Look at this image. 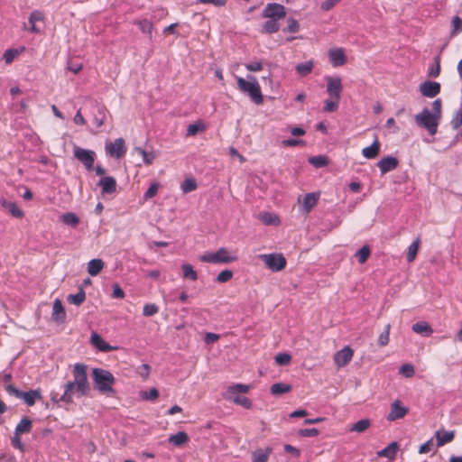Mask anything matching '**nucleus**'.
Instances as JSON below:
<instances>
[{"mask_svg":"<svg viewBox=\"0 0 462 462\" xmlns=\"http://www.w3.org/2000/svg\"><path fill=\"white\" fill-rule=\"evenodd\" d=\"M87 370L88 366L85 364L77 363L73 365L72 374L74 380L65 383L64 393L60 397L61 402L71 403L75 393H77L79 397L88 394L90 386L88 380Z\"/></svg>","mask_w":462,"mask_h":462,"instance_id":"nucleus-1","label":"nucleus"},{"mask_svg":"<svg viewBox=\"0 0 462 462\" xmlns=\"http://www.w3.org/2000/svg\"><path fill=\"white\" fill-rule=\"evenodd\" d=\"M441 100H434L432 103V112H430L428 108H424L420 114L415 116L416 124L419 126L425 128L430 134H436L438 131V125L441 118Z\"/></svg>","mask_w":462,"mask_h":462,"instance_id":"nucleus-2","label":"nucleus"},{"mask_svg":"<svg viewBox=\"0 0 462 462\" xmlns=\"http://www.w3.org/2000/svg\"><path fill=\"white\" fill-rule=\"evenodd\" d=\"M92 379L97 390L104 394L114 393L113 385L116 378L113 374L103 368H94L92 370Z\"/></svg>","mask_w":462,"mask_h":462,"instance_id":"nucleus-3","label":"nucleus"},{"mask_svg":"<svg viewBox=\"0 0 462 462\" xmlns=\"http://www.w3.org/2000/svg\"><path fill=\"white\" fill-rule=\"evenodd\" d=\"M249 390L250 386L247 384L235 383L226 389L223 393V398L245 409H250L252 407V402L247 397L241 395L247 393Z\"/></svg>","mask_w":462,"mask_h":462,"instance_id":"nucleus-4","label":"nucleus"},{"mask_svg":"<svg viewBox=\"0 0 462 462\" xmlns=\"http://www.w3.org/2000/svg\"><path fill=\"white\" fill-rule=\"evenodd\" d=\"M250 79L251 80L247 81L241 77H236L238 89L248 94L255 104L260 105L263 103V98L259 83L254 77H250Z\"/></svg>","mask_w":462,"mask_h":462,"instance_id":"nucleus-5","label":"nucleus"},{"mask_svg":"<svg viewBox=\"0 0 462 462\" xmlns=\"http://www.w3.org/2000/svg\"><path fill=\"white\" fill-rule=\"evenodd\" d=\"M203 263H230L236 260V256L231 255L229 251L221 247L215 253H208L199 257Z\"/></svg>","mask_w":462,"mask_h":462,"instance_id":"nucleus-6","label":"nucleus"},{"mask_svg":"<svg viewBox=\"0 0 462 462\" xmlns=\"http://www.w3.org/2000/svg\"><path fill=\"white\" fill-rule=\"evenodd\" d=\"M5 391L16 398L23 399L28 406H32L37 399H41L40 390H31L29 392H22L15 388L13 384L8 383L5 387Z\"/></svg>","mask_w":462,"mask_h":462,"instance_id":"nucleus-7","label":"nucleus"},{"mask_svg":"<svg viewBox=\"0 0 462 462\" xmlns=\"http://www.w3.org/2000/svg\"><path fill=\"white\" fill-rule=\"evenodd\" d=\"M265 265L273 272H280L286 267V259L282 254H266L260 255Z\"/></svg>","mask_w":462,"mask_h":462,"instance_id":"nucleus-8","label":"nucleus"},{"mask_svg":"<svg viewBox=\"0 0 462 462\" xmlns=\"http://www.w3.org/2000/svg\"><path fill=\"white\" fill-rule=\"evenodd\" d=\"M73 153L75 158L83 163L88 171L93 170L96 159V153L94 151L86 150L80 148L79 146H75L73 149Z\"/></svg>","mask_w":462,"mask_h":462,"instance_id":"nucleus-9","label":"nucleus"},{"mask_svg":"<svg viewBox=\"0 0 462 462\" xmlns=\"http://www.w3.org/2000/svg\"><path fill=\"white\" fill-rule=\"evenodd\" d=\"M262 16L263 18L281 20L286 16L285 7L277 3H269L263 10Z\"/></svg>","mask_w":462,"mask_h":462,"instance_id":"nucleus-10","label":"nucleus"},{"mask_svg":"<svg viewBox=\"0 0 462 462\" xmlns=\"http://www.w3.org/2000/svg\"><path fill=\"white\" fill-rule=\"evenodd\" d=\"M106 152L113 158L120 159L126 153L125 142L123 138H117L115 142L107 141L105 146Z\"/></svg>","mask_w":462,"mask_h":462,"instance_id":"nucleus-11","label":"nucleus"},{"mask_svg":"<svg viewBox=\"0 0 462 462\" xmlns=\"http://www.w3.org/2000/svg\"><path fill=\"white\" fill-rule=\"evenodd\" d=\"M327 93L329 97L340 100L343 89L342 80L339 77H326Z\"/></svg>","mask_w":462,"mask_h":462,"instance_id":"nucleus-12","label":"nucleus"},{"mask_svg":"<svg viewBox=\"0 0 462 462\" xmlns=\"http://www.w3.org/2000/svg\"><path fill=\"white\" fill-rule=\"evenodd\" d=\"M319 199V192L308 193L303 197L298 198V203L300 205L302 211L309 214L313 208L316 207Z\"/></svg>","mask_w":462,"mask_h":462,"instance_id":"nucleus-13","label":"nucleus"},{"mask_svg":"<svg viewBox=\"0 0 462 462\" xmlns=\"http://www.w3.org/2000/svg\"><path fill=\"white\" fill-rule=\"evenodd\" d=\"M353 356V349L349 346H345L334 355V363L338 368L344 367L352 360Z\"/></svg>","mask_w":462,"mask_h":462,"instance_id":"nucleus-14","label":"nucleus"},{"mask_svg":"<svg viewBox=\"0 0 462 462\" xmlns=\"http://www.w3.org/2000/svg\"><path fill=\"white\" fill-rule=\"evenodd\" d=\"M408 413V408L402 405L401 401L396 400L391 405V411L387 415L389 421H394L399 419H402Z\"/></svg>","mask_w":462,"mask_h":462,"instance_id":"nucleus-15","label":"nucleus"},{"mask_svg":"<svg viewBox=\"0 0 462 462\" xmlns=\"http://www.w3.org/2000/svg\"><path fill=\"white\" fill-rule=\"evenodd\" d=\"M420 91L424 97H435L440 92V84L436 81H425L420 85Z\"/></svg>","mask_w":462,"mask_h":462,"instance_id":"nucleus-16","label":"nucleus"},{"mask_svg":"<svg viewBox=\"0 0 462 462\" xmlns=\"http://www.w3.org/2000/svg\"><path fill=\"white\" fill-rule=\"evenodd\" d=\"M329 60L333 67H340L346 64V57L343 48L330 49L328 51Z\"/></svg>","mask_w":462,"mask_h":462,"instance_id":"nucleus-17","label":"nucleus"},{"mask_svg":"<svg viewBox=\"0 0 462 462\" xmlns=\"http://www.w3.org/2000/svg\"><path fill=\"white\" fill-rule=\"evenodd\" d=\"M399 162L395 157L386 156L382 158L377 166L380 169L382 174H385L389 171L395 170L398 167Z\"/></svg>","mask_w":462,"mask_h":462,"instance_id":"nucleus-18","label":"nucleus"},{"mask_svg":"<svg viewBox=\"0 0 462 462\" xmlns=\"http://www.w3.org/2000/svg\"><path fill=\"white\" fill-rule=\"evenodd\" d=\"M51 319L58 323H63L66 319V312L60 299L53 302Z\"/></svg>","mask_w":462,"mask_h":462,"instance_id":"nucleus-19","label":"nucleus"},{"mask_svg":"<svg viewBox=\"0 0 462 462\" xmlns=\"http://www.w3.org/2000/svg\"><path fill=\"white\" fill-rule=\"evenodd\" d=\"M98 186L101 187L103 194H111L116 192L117 184L114 177L107 176L99 180Z\"/></svg>","mask_w":462,"mask_h":462,"instance_id":"nucleus-20","label":"nucleus"},{"mask_svg":"<svg viewBox=\"0 0 462 462\" xmlns=\"http://www.w3.org/2000/svg\"><path fill=\"white\" fill-rule=\"evenodd\" d=\"M1 206L5 208L14 217L22 218L24 216L23 211L17 206L15 202L8 201L5 199L0 201Z\"/></svg>","mask_w":462,"mask_h":462,"instance_id":"nucleus-21","label":"nucleus"},{"mask_svg":"<svg viewBox=\"0 0 462 462\" xmlns=\"http://www.w3.org/2000/svg\"><path fill=\"white\" fill-rule=\"evenodd\" d=\"M273 448L267 447L265 448H257L252 452V462H268Z\"/></svg>","mask_w":462,"mask_h":462,"instance_id":"nucleus-22","label":"nucleus"},{"mask_svg":"<svg viewBox=\"0 0 462 462\" xmlns=\"http://www.w3.org/2000/svg\"><path fill=\"white\" fill-rule=\"evenodd\" d=\"M381 143L377 138L373 142L370 146L365 147L362 150V154L366 159H374L380 152Z\"/></svg>","mask_w":462,"mask_h":462,"instance_id":"nucleus-23","label":"nucleus"},{"mask_svg":"<svg viewBox=\"0 0 462 462\" xmlns=\"http://www.w3.org/2000/svg\"><path fill=\"white\" fill-rule=\"evenodd\" d=\"M90 340L92 345L99 351L109 352L115 349V347L106 343L97 333H92Z\"/></svg>","mask_w":462,"mask_h":462,"instance_id":"nucleus-24","label":"nucleus"},{"mask_svg":"<svg viewBox=\"0 0 462 462\" xmlns=\"http://www.w3.org/2000/svg\"><path fill=\"white\" fill-rule=\"evenodd\" d=\"M189 440L188 434L184 431H180L174 435H171L168 439L170 444L175 447H181L187 444Z\"/></svg>","mask_w":462,"mask_h":462,"instance_id":"nucleus-25","label":"nucleus"},{"mask_svg":"<svg viewBox=\"0 0 462 462\" xmlns=\"http://www.w3.org/2000/svg\"><path fill=\"white\" fill-rule=\"evenodd\" d=\"M455 438V431L438 430L436 432L437 446L442 447L447 443L451 442Z\"/></svg>","mask_w":462,"mask_h":462,"instance_id":"nucleus-26","label":"nucleus"},{"mask_svg":"<svg viewBox=\"0 0 462 462\" xmlns=\"http://www.w3.org/2000/svg\"><path fill=\"white\" fill-rule=\"evenodd\" d=\"M399 449V445L397 442H392L386 448L377 452V456L380 457H387L389 459H393L397 454Z\"/></svg>","mask_w":462,"mask_h":462,"instance_id":"nucleus-27","label":"nucleus"},{"mask_svg":"<svg viewBox=\"0 0 462 462\" xmlns=\"http://www.w3.org/2000/svg\"><path fill=\"white\" fill-rule=\"evenodd\" d=\"M32 429V421L28 417H23L15 428L16 435H22L31 432Z\"/></svg>","mask_w":462,"mask_h":462,"instance_id":"nucleus-28","label":"nucleus"},{"mask_svg":"<svg viewBox=\"0 0 462 462\" xmlns=\"http://www.w3.org/2000/svg\"><path fill=\"white\" fill-rule=\"evenodd\" d=\"M104 268V262L101 259H92L88 263V273L91 276L97 275Z\"/></svg>","mask_w":462,"mask_h":462,"instance_id":"nucleus-29","label":"nucleus"},{"mask_svg":"<svg viewBox=\"0 0 462 462\" xmlns=\"http://www.w3.org/2000/svg\"><path fill=\"white\" fill-rule=\"evenodd\" d=\"M134 23L139 26L143 33L147 34L149 38L152 39L153 23L151 21L147 19L135 20Z\"/></svg>","mask_w":462,"mask_h":462,"instance_id":"nucleus-30","label":"nucleus"},{"mask_svg":"<svg viewBox=\"0 0 462 462\" xmlns=\"http://www.w3.org/2000/svg\"><path fill=\"white\" fill-rule=\"evenodd\" d=\"M420 236H418L409 245V247L407 249V254H406L408 263H412L415 260L416 255H417L418 251H419V248H420Z\"/></svg>","mask_w":462,"mask_h":462,"instance_id":"nucleus-31","label":"nucleus"},{"mask_svg":"<svg viewBox=\"0 0 462 462\" xmlns=\"http://www.w3.org/2000/svg\"><path fill=\"white\" fill-rule=\"evenodd\" d=\"M259 219L267 226H278L281 222L275 214L270 212L260 213Z\"/></svg>","mask_w":462,"mask_h":462,"instance_id":"nucleus-32","label":"nucleus"},{"mask_svg":"<svg viewBox=\"0 0 462 462\" xmlns=\"http://www.w3.org/2000/svg\"><path fill=\"white\" fill-rule=\"evenodd\" d=\"M412 330L420 335L430 336L433 333L431 327L425 321L413 324Z\"/></svg>","mask_w":462,"mask_h":462,"instance_id":"nucleus-33","label":"nucleus"},{"mask_svg":"<svg viewBox=\"0 0 462 462\" xmlns=\"http://www.w3.org/2000/svg\"><path fill=\"white\" fill-rule=\"evenodd\" d=\"M371 426V420L363 419L358 420L357 422L352 424L349 428V431H355L358 433H363L367 430Z\"/></svg>","mask_w":462,"mask_h":462,"instance_id":"nucleus-34","label":"nucleus"},{"mask_svg":"<svg viewBox=\"0 0 462 462\" xmlns=\"http://www.w3.org/2000/svg\"><path fill=\"white\" fill-rule=\"evenodd\" d=\"M44 19V15L40 11H33L29 17V23L31 24V32H38L40 29L36 26V22H42Z\"/></svg>","mask_w":462,"mask_h":462,"instance_id":"nucleus-35","label":"nucleus"},{"mask_svg":"<svg viewBox=\"0 0 462 462\" xmlns=\"http://www.w3.org/2000/svg\"><path fill=\"white\" fill-rule=\"evenodd\" d=\"M314 67L313 60L300 63L295 67L297 73L301 77H306L311 73Z\"/></svg>","mask_w":462,"mask_h":462,"instance_id":"nucleus-36","label":"nucleus"},{"mask_svg":"<svg viewBox=\"0 0 462 462\" xmlns=\"http://www.w3.org/2000/svg\"><path fill=\"white\" fill-rule=\"evenodd\" d=\"M67 300L71 304L79 306L86 300V292L83 288H80L78 293L68 295Z\"/></svg>","mask_w":462,"mask_h":462,"instance_id":"nucleus-37","label":"nucleus"},{"mask_svg":"<svg viewBox=\"0 0 462 462\" xmlns=\"http://www.w3.org/2000/svg\"><path fill=\"white\" fill-rule=\"evenodd\" d=\"M181 270H182V277L184 279H188V280H190L193 282L198 280V273L193 269V266L191 264L183 263L181 265Z\"/></svg>","mask_w":462,"mask_h":462,"instance_id":"nucleus-38","label":"nucleus"},{"mask_svg":"<svg viewBox=\"0 0 462 462\" xmlns=\"http://www.w3.org/2000/svg\"><path fill=\"white\" fill-rule=\"evenodd\" d=\"M279 30L280 25L278 23V21L274 19H269L263 23L262 32L271 34L277 32Z\"/></svg>","mask_w":462,"mask_h":462,"instance_id":"nucleus-39","label":"nucleus"},{"mask_svg":"<svg viewBox=\"0 0 462 462\" xmlns=\"http://www.w3.org/2000/svg\"><path fill=\"white\" fill-rule=\"evenodd\" d=\"M291 391V386L284 383H276L271 386V393L273 395H280L287 393Z\"/></svg>","mask_w":462,"mask_h":462,"instance_id":"nucleus-40","label":"nucleus"},{"mask_svg":"<svg viewBox=\"0 0 462 462\" xmlns=\"http://www.w3.org/2000/svg\"><path fill=\"white\" fill-rule=\"evenodd\" d=\"M134 151H135V152H137L139 155H141L143 157V161L145 165L152 164V162L155 159V154L152 152H148L141 147L134 148Z\"/></svg>","mask_w":462,"mask_h":462,"instance_id":"nucleus-41","label":"nucleus"},{"mask_svg":"<svg viewBox=\"0 0 462 462\" xmlns=\"http://www.w3.org/2000/svg\"><path fill=\"white\" fill-rule=\"evenodd\" d=\"M371 254V250H370V247L368 245H364L362 248H360L356 253V257L357 258L359 263L363 264L365 263L367 259L369 258Z\"/></svg>","mask_w":462,"mask_h":462,"instance_id":"nucleus-42","label":"nucleus"},{"mask_svg":"<svg viewBox=\"0 0 462 462\" xmlns=\"http://www.w3.org/2000/svg\"><path fill=\"white\" fill-rule=\"evenodd\" d=\"M197 188V182L193 178L185 179V180L180 185V189L185 194L195 190Z\"/></svg>","mask_w":462,"mask_h":462,"instance_id":"nucleus-43","label":"nucleus"},{"mask_svg":"<svg viewBox=\"0 0 462 462\" xmlns=\"http://www.w3.org/2000/svg\"><path fill=\"white\" fill-rule=\"evenodd\" d=\"M339 100L329 97L325 100L323 111L327 113L336 112L338 109Z\"/></svg>","mask_w":462,"mask_h":462,"instance_id":"nucleus-44","label":"nucleus"},{"mask_svg":"<svg viewBox=\"0 0 462 462\" xmlns=\"http://www.w3.org/2000/svg\"><path fill=\"white\" fill-rule=\"evenodd\" d=\"M62 221L66 225L76 226L79 223V218L76 214L69 212L62 216Z\"/></svg>","mask_w":462,"mask_h":462,"instance_id":"nucleus-45","label":"nucleus"},{"mask_svg":"<svg viewBox=\"0 0 462 462\" xmlns=\"http://www.w3.org/2000/svg\"><path fill=\"white\" fill-rule=\"evenodd\" d=\"M450 124L453 129H458L462 125V106L455 111Z\"/></svg>","mask_w":462,"mask_h":462,"instance_id":"nucleus-46","label":"nucleus"},{"mask_svg":"<svg viewBox=\"0 0 462 462\" xmlns=\"http://www.w3.org/2000/svg\"><path fill=\"white\" fill-rule=\"evenodd\" d=\"M140 396L143 400L155 401L159 397V391L156 388H152L149 391H143Z\"/></svg>","mask_w":462,"mask_h":462,"instance_id":"nucleus-47","label":"nucleus"},{"mask_svg":"<svg viewBox=\"0 0 462 462\" xmlns=\"http://www.w3.org/2000/svg\"><path fill=\"white\" fill-rule=\"evenodd\" d=\"M309 162L310 164L317 168L324 167L328 164V158L325 156H313L309 159Z\"/></svg>","mask_w":462,"mask_h":462,"instance_id":"nucleus-48","label":"nucleus"},{"mask_svg":"<svg viewBox=\"0 0 462 462\" xmlns=\"http://www.w3.org/2000/svg\"><path fill=\"white\" fill-rule=\"evenodd\" d=\"M159 312V307L154 303H147L143 306V314L145 317H152Z\"/></svg>","mask_w":462,"mask_h":462,"instance_id":"nucleus-49","label":"nucleus"},{"mask_svg":"<svg viewBox=\"0 0 462 462\" xmlns=\"http://www.w3.org/2000/svg\"><path fill=\"white\" fill-rule=\"evenodd\" d=\"M18 55L19 51L16 49H8L5 51L3 59L6 64H11Z\"/></svg>","mask_w":462,"mask_h":462,"instance_id":"nucleus-50","label":"nucleus"},{"mask_svg":"<svg viewBox=\"0 0 462 462\" xmlns=\"http://www.w3.org/2000/svg\"><path fill=\"white\" fill-rule=\"evenodd\" d=\"M391 325L387 324L385 326V329L378 337V345L381 346H384L389 343V335H390Z\"/></svg>","mask_w":462,"mask_h":462,"instance_id":"nucleus-51","label":"nucleus"},{"mask_svg":"<svg viewBox=\"0 0 462 462\" xmlns=\"http://www.w3.org/2000/svg\"><path fill=\"white\" fill-rule=\"evenodd\" d=\"M159 187H160V185L158 182L152 183L149 187V189L145 191V193L143 194V199L148 200V199H152L154 196H156Z\"/></svg>","mask_w":462,"mask_h":462,"instance_id":"nucleus-52","label":"nucleus"},{"mask_svg":"<svg viewBox=\"0 0 462 462\" xmlns=\"http://www.w3.org/2000/svg\"><path fill=\"white\" fill-rule=\"evenodd\" d=\"M299 30H300V24H299L298 21L292 17H290L287 20V27L284 31L291 32V33H295V32H299Z\"/></svg>","mask_w":462,"mask_h":462,"instance_id":"nucleus-53","label":"nucleus"},{"mask_svg":"<svg viewBox=\"0 0 462 462\" xmlns=\"http://www.w3.org/2000/svg\"><path fill=\"white\" fill-rule=\"evenodd\" d=\"M291 356L286 353H280L275 356V362L279 365H287L290 364Z\"/></svg>","mask_w":462,"mask_h":462,"instance_id":"nucleus-54","label":"nucleus"},{"mask_svg":"<svg viewBox=\"0 0 462 462\" xmlns=\"http://www.w3.org/2000/svg\"><path fill=\"white\" fill-rule=\"evenodd\" d=\"M452 35H456L462 32V19L458 16H455L452 19Z\"/></svg>","mask_w":462,"mask_h":462,"instance_id":"nucleus-55","label":"nucleus"},{"mask_svg":"<svg viewBox=\"0 0 462 462\" xmlns=\"http://www.w3.org/2000/svg\"><path fill=\"white\" fill-rule=\"evenodd\" d=\"M233 277V273L230 270L222 271L217 277V282H226L231 280Z\"/></svg>","mask_w":462,"mask_h":462,"instance_id":"nucleus-56","label":"nucleus"},{"mask_svg":"<svg viewBox=\"0 0 462 462\" xmlns=\"http://www.w3.org/2000/svg\"><path fill=\"white\" fill-rule=\"evenodd\" d=\"M319 433V430L316 429V428H311V429H302V430H299V434L301 436V437H306V438H311V437H316L318 436Z\"/></svg>","mask_w":462,"mask_h":462,"instance_id":"nucleus-57","label":"nucleus"},{"mask_svg":"<svg viewBox=\"0 0 462 462\" xmlns=\"http://www.w3.org/2000/svg\"><path fill=\"white\" fill-rule=\"evenodd\" d=\"M400 373L403 374L405 377H412L414 375V367L411 365H403L401 369Z\"/></svg>","mask_w":462,"mask_h":462,"instance_id":"nucleus-58","label":"nucleus"},{"mask_svg":"<svg viewBox=\"0 0 462 462\" xmlns=\"http://www.w3.org/2000/svg\"><path fill=\"white\" fill-rule=\"evenodd\" d=\"M125 293L123 291V289L120 287V285L118 283H115L113 285L112 297L114 299H123V298H125Z\"/></svg>","mask_w":462,"mask_h":462,"instance_id":"nucleus-59","label":"nucleus"},{"mask_svg":"<svg viewBox=\"0 0 462 462\" xmlns=\"http://www.w3.org/2000/svg\"><path fill=\"white\" fill-rule=\"evenodd\" d=\"M435 61H436L435 67H432L429 69V76L433 77V78L439 77V75L440 73V60H439V57L436 58Z\"/></svg>","mask_w":462,"mask_h":462,"instance_id":"nucleus-60","label":"nucleus"},{"mask_svg":"<svg viewBox=\"0 0 462 462\" xmlns=\"http://www.w3.org/2000/svg\"><path fill=\"white\" fill-rule=\"evenodd\" d=\"M11 443H12V446H13L14 448H17V449H19L20 451L23 452V450H24V446H23V444L22 443V440H21L20 435H16V433L14 432V438L12 439Z\"/></svg>","mask_w":462,"mask_h":462,"instance_id":"nucleus-61","label":"nucleus"},{"mask_svg":"<svg viewBox=\"0 0 462 462\" xmlns=\"http://www.w3.org/2000/svg\"><path fill=\"white\" fill-rule=\"evenodd\" d=\"M433 448V440L430 439L427 442L423 443L420 446L419 453L420 454H426L432 450Z\"/></svg>","mask_w":462,"mask_h":462,"instance_id":"nucleus-62","label":"nucleus"},{"mask_svg":"<svg viewBox=\"0 0 462 462\" xmlns=\"http://www.w3.org/2000/svg\"><path fill=\"white\" fill-rule=\"evenodd\" d=\"M245 68L249 71L256 72L262 70L263 64L260 61L251 62L245 64Z\"/></svg>","mask_w":462,"mask_h":462,"instance_id":"nucleus-63","label":"nucleus"},{"mask_svg":"<svg viewBox=\"0 0 462 462\" xmlns=\"http://www.w3.org/2000/svg\"><path fill=\"white\" fill-rule=\"evenodd\" d=\"M341 0H325L321 4V9L324 11L331 10L336 5H337Z\"/></svg>","mask_w":462,"mask_h":462,"instance_id":"nucleus-64","label":"nucleus"}]
</instances>
